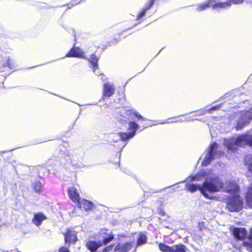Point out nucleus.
Returning <instances> with one entry per match:
<instances>
[{
	"label": "nucleus",
	"mask_w": 252,
	"mask_h": 252,
	"mask_svg": "<svg viewBox=\"0 0 252 252\" xmlns=\"http://www.w3.org/2000/svg\"><path fill=\"white\" fill-rule=\"evenodd\" d=\"M102 246L101 241L89 240L87 242L86 246L90 252H97V249Z\"/></svg>",
	"instance_id": "nucleus-13"
},
{
	"label": "nucleus",
	"mask_w": 252,
	"mask_h": 252,
	"mask_svg": "<svg viewBox=\"0 0 252 252\" xmlns=\"http://www.w3.org/2000/svg\"><path fill=\"white\" fill-rule=\"evenodd\" d=\"M147 11V9H146L145 8H144L137 15L136 19L137 20H140L141 19L143 16H145L146 11Z\"/></svg>",
	"instance_id": "nucleus-32"
},
{
	"label": "nucleus",
	"mask_w": 252,
	"mask_h": 252,
	"mask_svg": "<svg viewBox=\"0 0 252 252\" xmlns=\"http://www.w3.org/2000/svg\"><path fill=\"white\" fill-rule=\"evenodd\" d=\"M67 194L70 199L74 203H79L81 198L77 189L74 187H71L67 189Z\"/></svg>",
	"instance_id": "nucleus-10"
},
{
	"label": "nucleus",
	"mask_w": 252,
	"mask_h": 252,
	"mask_svg": "<svg viewBox=\"0 0 252 252\" xmlns=\"http://www.w3.org/2000/svg\"><path fill=\"white\" fill-rule=\"evenodd\" d=\"M241 118H242V119L247 118L249 120H252V115L251 110H250L244 112L241 116Z\"/></svg>",
	"instance_id": "nucleus-30"
},
{
	"label": "nucleus",
	"mask_w": 252,
	"mask_h": 252,
	"mask_svg": "<svg viewBox=\"0 0 252 252\" xmlns=\"http://www.w3.org/2000/svg\"><path fill=\"white\" fill-rule=\"evenodd\" d=\"M42 185L40 182H35L32 184L33 190L37 193H39L41 190Z\"/></svg>",
	"instance_id": "nucleus-28"
},
{
	"label": "nucleus",
	"mask_w": 252,
	"mask_h": 252,
	"mask_svg": "<svg viewBox=\"0 0 252 252\" xmlns=\"http://www.w3.org/2000/svg\"><path fill=\"white\" fill-rule=\"evenodd\" d=\"M243 245L246 248L247 250L252 252V227L250 229L249 234L248 235V241H244Z\"/></svg>",
	"instance_id": "nucleus-19"
},
{
	"label": "nucleus",
	"mask_w": 252,
	"mask_h": 252,
	"mask_svg": "<svg viewBox=\"0 0 252 252\" xmlns=\"http://www.w3.org/2000/svg\"><path fill=\"white\" fill-rule=\"evenodd\" d=\"M47 219V217L42 212L34 213L32 219V222L36 226H39L42 222Z\"/></svg>",
	"instance_id": "nucleus-12"
},
{
	"label": "nucleus",
	"mask_w": 252,
	"mask_h": 252,
	"mask_svg": "<svg viewBox=\"0 0 252 252\" xmlns=\"http://www.w3.org/2000/svg\"><path fill=\"white\" fill-rule=\"evenodd\" d=\"M215 2V0H209L207 2L200 3L197 6V10L201 11L212 7V2Z\"/></svg>",
	"instance_id": "nucleus-21"
},
{
	"label": "nucleus",
	"mask_w": 252,
	"mask_h": 252,
	"mask_svg": "<svg viewBox=\"0 0 252 252\" xmlns=\"http://www.w3.org/2000/svg\"><path fill=\"white\" fill-rule=\"evenodd\" d=\"M243 205V200L239 195H232L227 197L226 207L230 212H239L242 209Z\"/></svg>",
	"instance_id": "nucleus-2"
},
{
	"label": "nucleus",
	"mask_w": 252,
	"mask_h": 252,
	"mask_svg": "<svg viewBox=\"0 0 252 252\" xmlns=\"http://www.w3.org/2000/svg\"><path fill=\"white\" fill-rule=\"evenodd\" d=\"M250 3L252 4V2H250Z\"/></svg>",
	"instance_id": "nucleus-42"
},
{
	"label": "nucleus",
	"mask_w": 252,
	"mask_h": 252,
	"mask_svg": "<svg viewBox=\"0 0 252 252\" xmlns=\"http://www.w3.org/2000/svg\"><path fill=\"white\" fill-rule=\"evenodd\" d=\"M124 122L126 123V120H124Z\"/></svg>",
	"instance_id": "nucleus-41"
},
{
	"label": "nucleus",
	"mask_w": 252,
	"mask_h": 252,
	"mask_svg": "<svg viewBox=\"0 0 252 252\" xmlns=\"http://www.w3.org/2000/svg\"><path fill=\"white\" fill-rule=\"evenodd\" d=\"M6 64V65L9 66L10 68H12L13 67V63L10 59L7 60Z\"/></svg>",
	"instance_id": "nucleus-38"
},
{
	"label": "nucleus",
	"mask_w": 252,
	"mask_h": 252,
	"mask_svg": "<svg viewBox=\"0 0 252 252\" xmlns=\"http://www.w3.org/2000/svg\"><path fill=\"white\" fill-rule=\"evenodd\" d=\"M113 245H110L106 247H105L102 252H112Z\"/></svg>",
	"instance_id": "nucleus-35"
},
{
	"label": "nucleus",
	"mask_w": 252,
	"mask_h": 252,
	"mask_svg": "<svg viewBox=\"0 0 252 252\" xmlns=\"http://www.w3.org/2000/svg\"><path fill=\"white\" fill-rule=\"evenodd\" d=\"M228 1L230 2L233 3L234 4H241L243 2L244 0H228Z\"/></svg>",
	"instance_id": "nucleus-37"
},
{
	"label": "nucleus",
	"mask_w": 252,
	"mask_h": 252,
	"mask_svg": "<svg viewBox=\"0 0 252 252\" xmlns=\"http://www.w3.org/2000/svg\"><path fill=\"white\" fill-rule=\"evenodd\" d=\"M131 248V246L129 243H119L115 248L114 251L118 252H128Z\"/></svg>",
	"instance_id": "nucleus-17"
},
{
	"label": "nucleus",
	"mask_w": 252,
	"mask_h": 252,
	"mask_svg": "<svg viewBox=\"0 0 252 252\" xmlns=\"http://www.w3.org/2000/svg\"><path fill=\"white\" fill-rule=\"evenodd\" d=\"M245 162L249 171L252 173V155H247L245 158Z\"/></svg>",
	"instance_id": "nucleus-25"
},
{
	"label": "nucleus",
	"mask_w": 252,
	"mask_h": 252,
	"mask_svg": "<svg viewBox=\"0 0 252 252\" xmlns=\"http://www.w3.org/2000/svg\"><path fill=\"white\" fill-rule=\"evenodd\" d=\"M139 126L135 122L130 121L128 123V130L129 132H121L118 133L120 139L123 141H126L128 139L132 138L136 134V130H137Z\"/></svg>",
	"instance_id": "nucleus-4"
},
{
	"label": "nucleus",
	"mask_w": 252,
	"mask_h": 252,
	"mask_svg": "<svg viewBox=\"0 0 252 252\" xmlns=\"http://www.w3.org/2000/svg\"><path fill=\"white\" fill-rule=\"evenodd\" d=\"M63 236L64 243L67 247L71 245H75L78 241L77 232L72 227L66 228Z\"/></svg>",
	"instance_id": "nucleus-3"
},
{
	"label": "nucleus",
	"mask_w": 252,
	"mask_h": 252,
	"mask_svg": "<svg viewBox=\"0 0 252 252\" xmlns=\"http://www.w3.org/2000/svg\"><path fill=\"white\" fill-rule=\"evenodd\" d=\"M232 232L234 238L239 240H243L246 238H248V232L245 228L234 227Z\"/></svg>",
	"instance_id": "nucleus-7"
},
{
	"label": "nucleus",
	"mask_w": 252,
	"mask_h": 252,
	"mask_svg": "<svg viewBox=\"0 0 252 252\" xmlns=\"http://www.w3.org/2000/svg\"><path fill=\"white\" fill-rule=\"evenodd\" d=\"M202 186L196 184H187L186 186L187 190L190 191V192H194L197 190H199L201 192Z\"/></svg>",
	"instance_id": "nucleus-23"
},
{
	"label": "nucleus",
	"mask_w": 252,
	"mask_h": 252,
	"mask_svg": "<svg viewBox=\"0 0 252 252\" xmlns=\"http://www.w3.org/2000/svg\"><path fill=\"white\" fill-rule=\"evenodd\" d=\"M236 145L238 147H244L246 145V134H240L235 139Z\"/></svg>",
	"instance_id": "nucleus-20"
},
{
	"label": "nucleus",
	"mask_w": 252,
	"mask_h": 252,
	"mask_svg": "<svg viewBox=\"0 0 252 252\" xmlns=\"http://www.w3.org/2000/svg\"><path fill=\"white\" fill-rule=\"evenodd\" d=\"M90 63L92 65V67L93 68V71L94 72L95 70L98 68V59L96 57L95 54H92L90 56V59L89 60Z\"/></svg>",
	"instance_id": "nucleus-18"
},
{
	"label": "nucleus",
	"mask_w": 252,
	"mask_h": 252,
	"mask_svg": "<svg viewBox=\"0 0 252 252\" xmlns=\"http://www.w3.org/2000/svg\"><path fill=\"white\" fill-rule=\"evenodd\" d=\"M158 248L162 252H186L187 248L183 244H177L171 247L164 243L158 244Z\"/></svg>",
	"instance_id": "nucleus-5"
},
{
	"label": "nucleus",
	"mask_w": 252,
	"mask_h": 252,
	"mask_svg": "<svg viewBox=\"0 0 252 252\" xmlns=\"http://www.w3.org/2000/svg\"><path fill=\"white\" fill-rule=\"evenodd\" d=\"M119 121L121 122L122 123H124L123 121V120L121 119V118H119Z\"/></svg>",
	"instance_id": "nucleus-40"
},
{
	"label": "nucleus",
	"mask_w": 252,
	"mask_h": 252,
	"mask_svg": "<svg viewBox=\"0 0 252 252\" xmlns=\"http://www.w3.org/2000/svg\"><path fill=\"white\" fill-rule=\"evenodd\" d=\"M239 190V186L234 182H229L224 189L225 192L232 195L237 194Z\"/></svg>",
	"instance_id": "nucleus-11"
},
{
	"label": "nucleus",
	"mask_w": 252,
	"mask_h": 252,
	"mask_svg": "<svg viewBox=\"0 0 252 252\" xmlns=\"http://www.w3.org/2000/svg\"><path fill=\"white\" fill-rule=\"evenodd\" d=\"M68 58H85L84 52L79 47H73L65 55Z\"/></svg>",
	"instance_id": "nucleus-8"
},
{
	"label": "nucleus",
	"mask_w": 252,
	"mask_h": 252,
	"mask_svg": "<svg viewBox=\"0 0 252 252\" xmlns=\"http://www.w3.org/2000/svg\"><path fill=\"white\" fill-rule=\"evenodd\" d=\"M110 162L113 164L116 167L120 165V157L119 156H116L112 158Z\"/></svg>",
	"instance_id": "nucleus-27"
},
{
	"label": "nucleus",
	"mask_w": 252,
	"mask_h": 252,
	"mask_svg": "<svg viewBox=\"0 0 252 252\" xmlns=\"http://www.w3.org/2000/svg\"><path fill=\"white\" fill-rule=\"evenodd\" d=\"M227 148L231 151H235L237 149L238 146L236 145V141H230L226 143Z\"/></svg>",
	"instance_id": "nucleus-26"
},
{
	"label": "nucleus",
	"mask_w": 252,
	"mask_h": 252,
	"mask_svg": "<svg viewBox=\"0 0 252 252\" xmlns=\"http://www.w3.org/2000/svg\"><path fill=\"white\" fill-rule=\"evenodd\" d=\"M217 148L218 144L216 142H213L210 145L206 157L202 162V164L204 166H207L209 165L211 162L215 158L214 156L216 154L215 150H216Z\"/></svg>",
	"instance_id": "nucleus-6"
},
{
	"label": "nucleus",
	"mask_w": 252,
	"mask_h": 252,
	"mask_svg": "<svg viewBox=\"0 0 252 252\" xmlns=\"http://www.w3.org/2000/svg\"><path fill=\"white\" fill-rule=\"evenodd\" d=\"M125 115L128 117L127 119H133L134 117L137 119L138 121H148L143 117L138 112L134 111L131 109H127L125 111Z\"/></svg>",
	"instance_id": "nucleus-14"
},
{
	"label": "nucleus",
	"mask_w": 252,
	"mask_h": 252,
	"mask_svg": "<svg viewBox=\"0 0 252 252\" xmlns=\"http://www.w3.org/2000/svg\"><path fill=\"white\" fill-rule=\"evenodd\" d=\"M246 145L252 146V135L246 134Z\"/></svg>",
	"instance_id": "nucleus-33"
},
{
	"label": "nucleus",
	"mask_w": 252,
	"mask_h": 252,
	"mask_svg": "<svg viewBox=\"0 0 252 252\" xmlns=\"http://www.w3.org/2000/svg\"><path fill=\"white\" fill-rule=\"evenodd\" d=\"M77 204L79 208H83L86 211L92 210L94 207V204L92 201L85 199H80L79 202Z\"/></svg>",
	"instance_id": "nucleus-15"
},
{
	"label": "nucleus",
	"mask_w": 252,
	"mask_h": 252,
	"mask_svg": "<svg viewBox=\"0 0 252 252\" xmlns=\"http://www.w3.org/2000/svg\"><path fill=\"white\" fill-rule=\"evenodd\" d=\"M115 92V87L113 84L106 82L103 84V96L109 98L112 96Z\"/></svg>",
	"instance_id": "nucleus-9"
},
{
	"label": "nucleus",
	"mask_w": 252,
	"mask_h": 252,
	"mask_svg": "<svg viewBox=\"0 0 252 252\" xmlns=\"http://www.w3.org/2000/svg\"><path fill=\"white\" fill-rule=\"evenodd\" d=\"M114 239V236L113 234L109 235L107 237L103 239L102 244V245H106L110 242H111Z\"/></svg>",
	"instance_id": "nucleus-31"
},
{
	"label": "nucleus",
	"mask_w": 252,
	"mask_h": 252,
	"mask_svg": "<svg viewBox=\"0 0 252 252\" xmlns=\"http://www.w3.org/2000/svg\"><path fill=\"white\" fill-rule=\"evenodd\" d=\"M248 124H249V122L239 121L237 123L235 128L236 130H240L243 127H244L246 125H247Z\"/></svg>",
	"instance_id": "nucleus-29"
},
{
	"label": "nucleus",
	"mask_w": 252,
	"mask_h": 252,
	"mask_svg": "<svg viewBox=\"0 0 252 252\" xmlns=\"http://www.w3.org/2000/svg\"><path fill=\"white\" fill-rule=\"evenodd\" d=\"M147 241V237L146 235L142 233H140L137 239L136 245L137 246L142 245L146 244Z\"/></svg>",
	"instance_id": "nucleus-22"
},
{
	"label": "nucleus",
	"mask_w": 252,
	"mask_h": 252,
	"mask_svg": "<svg viewBox=\"0 0 252 252\" xmlns=\"http://www.w3.org/2000/svg\"><path fill=\"white\" fill-rule=\"evenodd\" d=\"M212 2V7L213 9H218V8H223L227 7H228L230 5V3L228 2H217L214 3Z\"/></svg>",
	"instance_id": "nucleus-24"
},
{
	"label": "nucleus",
	"mask_w": 252,
	"mask_h": 252,
	"mask_svg": "<svg viewBox=\"0 0 252 252\" xmlns=\"http://www.w3.org/2000/svg\"><path fill=\"white\" fill-rule=\"evenodd\" d=\"M219 108V107L218 106H214L208 109V111L210 113H211L212 111L218 109Z\"/></svg>",
	"instance_id": "nucleus-39"
},
{
	"label": "nucleus",
	"mask_w": 252,
	"mask_h": 252,
	"mask_svg": "<svg viewBox=\"0 0 252 252\" xmlns=\"http://www.w3.org/2000/svg\"><path fill=\"white\" fill-rule=\"evenodd\" d=\"M223 182L218 177H213L206 179L203 182L201 189V192L207 198H211L207 192L211 193L218 192L223 188Z\"/></svg>",
	"instance_id": "nucleus-1"
},
{
	"label": "nucleus",
	"mask_w": 252,
	"mask_h": 252,
	"mask_svg": "<svg viewBox=\"0 0 252 252\" xmlns=\"http://www.w3.org/2000/svg\"><path fill=\"white\" fill-rule=\"evenodd\" d=\"M244 198L247 206L252 209V183L248 187Z\"/></svg>",
	"instance_id": "nucleus-16"
},
{
	"label": "nucleus",
	"mask_w": 252,
	"mask_h": 252,
	"mask_svg": "<svg viewBox=\"0 0 252 252\" xmlns=\"http://www.w3.org/2000/svg\"><path fill=\"white\" fill-rule=\"evenodd\" d=\"M58 252H70V251L67 247L62 246L59 249Z\"/></svg>",
	"instance_id": "nucleus-36"
},
{
	"label": "nucleus",
	"mask_w": 252,
	"mask_h": 252,
	"mask_svg": "<svg viewBox=\"0 0 252 252\" xmlns=\"http://www.w3.org/2000/svg\"><path fill=\"white\" fill-rule=\"evenodd\" d=\"M155 2V0H149L144 8H145L147 10H149L153 6Z\"/></svg>",
	"instance_id": "nucleus-34"
}]
</instances>
